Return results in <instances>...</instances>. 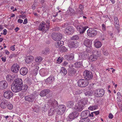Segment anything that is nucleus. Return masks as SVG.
<instances>
[{
	"mask_svg": "<svg viewBox=\"0 0 122 122\" xmlns=\"http://www.w3.org/2000/svg\"><path fill=\"white\" fill-rule=\"evenodd\" d=\"M57 17V18L59 19H61L62 17L61 16V13H59V14H58V15Z\"/></svg>",
	"mask_w": 122,
	"mask_h": 122,
	"instance_id": "obj_62",
	"label": "nucleus"
},
{
	"mask_svg": "<svg viewBox=\"0 0 122 122\" xmlns=\"http://www.w3.org/2000/svg\"><path fill=\"white\" fill-rule=\"evenodd\" d=\"M58 108L57 109L56 113L57 114H60L64 113L66 110V107L64 105H59L58 106Z\"/></svg>",
	"mask_w": 122,
	"mask_h": 122,
	"instance_id": "obj_7",
	"label": "nucleus"
},
{
	"mask_svg": "<svg viewBox=\"0 0 122 122\" xmlns=\"http://www.w3.org/2000/svg\"><path fill=\"white\" fill-rule=\"evenodd\" d=\"M87 35L89 36L92 37L95 36L97 33V31L96 30L89 28L87 30Z\"/></svg>",
	"mask_w": 122,
	"mask_h": 122,
	"instance_id": "obj_6",
	"label": "nucleus"
},
{
	"mask_svg": "<svg viewBox=\"0 0 122 122\" xmlns=\"http://www.w3.org/2000/svg\"><path fill=\"white\" fill-rule=\"evenodd\" d=\"M15 85H17L21 87L23 86V82L22 80L21 79L17 78L15 80H14V81L13 82V84Z\"/></svg>",
	"mask_w": 122,
	"mask_h": 122,
	"instance_id": "obj_18",
	"label": "nucleus"
},
{
	"mask_svg": "<svg viewBox=\"0 0 122 122\" xmlns=\"http://www.w3.org/2000/svg\"><path fill=\"white\" fill-rule=\"evenodd\" d=\"M63 65H64L65 66H67L68 65V63L66 61H65L63 63Z\"/></svg>",
	"mask_w": 122,
	"mask_h": 122,
	"instance_id": "obj_64",
	"label": "nucleus"
},
{
	"mask_svg": "<svg viewBox=\"0 0 122 122\" xmlns=\"http://www.w3.org/2000/svg\"><path fill=\"white\" fill-rule=\"evenodd\" d=\"M22 89L24 90H26L28 89V86L26 84H25L24 86H21Z\"/></svg>",
	"mask_w": 122,
	"mask_h": 122,
	"instance_id": "obj_51",
	"label": "nucleus"
},
{
	"mask_svg": "<svg viewBox=\"0 0 122 122\" xmlns=\"http://www.w3.org/2000/svg\"><path fill=\"white\" fill-rule=\"evenodd\" d=\"M74 105V103L73 101H68L66 103L67 106L70 108H72L73 107Z\"/></svg>",
	"mask_w": 122,
	"mask_h": 122,
	"instance_id": "obj_33",
	"label": "nucleus"
},
{
	"mask_svg": "<svg viewBox=\"0 0 122 122\" xmlns=\"http://www.w3.org/2000/svg\"><path fill=\"white\" fill-rule=\"evenodd\" d=\"M11 88L12 91L15 93L19 92L22 90L21 87L13 84L11 85Z\"/></svg>",
	"mask_w": 122,
	"mask_h": 122,
	"instance_id": "obj_12",
	"label": "nucleus"
},
{
	"mask_svg": "<svg viewBox=\"0 0 122 122\" xmlns=\"http://www.w3.org/2000/svg\"><path fill=\"white\" fill-rule=\"evenodd\" d=\"M3 92L4 97L6 99H9L13 96V93L10 90H4Z\"/></svg>",
	"mask_w": 122,
	"mask_h": 122,
	"instance_id": "obj_3",
	"label": "nucleus"
},
{
	"mask_svg": "<svg viewBox=\"0 0 122 122\" xmlns=\"http://www.w3.org/2000/svg\"><path fill=\"white\" fill-rule=\"evenodd\" d=\"M98 53V52L97 51L94 50V51H92V53L93 54L92 55L95 56H97V57H98L99 56Z\"/></svg>",
	"mask_w": 122,
	"mask_h": 122,
	"instance_id": "obj_48",
	"label": "nucleus"
},
{
	"mask_svg": "<svg viewBox=\"0 0 122 122\" xmlns=\"http://www.w3.org/2000/svg\"><path fill=\"white\" fill-rule=\"evenodd\" d=\"M79 38L78 35H75L71 38V39L72 40H78Z\"/></svg>",
	"mask_w": 122,
	"mask_h": 122,
	"instance_id": "obj_46",
	"label": "nucleus"
},
{
	"mask_svg": "<svg viewBox=\"0 0 122 122\" xmlns=\"http://www.w3.org/2000/svg\"><path fill=\"white\" fill-rule=\"evenodd\" d=\"M114 22L116 27L117 30H119V20L116 17L114 18Z\"/></svg>",
	"mask_w": 122,
	"mask_h": 122,
	"instance_id": "obj_24",
	"label": "nucleus"
},
{
	"mask_svg": "<svg viewBox=\"0 0 122 122\" xmlns=\"http://www.w3.org/2000/svg\"><path fill=\"white\" fill-rule=\"evenodd\" d=\"M15 78V76L14 75L11 76L10 75H8L6 77V79L7 81L11 82L14 80Z\"/></svg>",
	"mask_w": 122,
	"mask_h": 122,
	"instance_id": "obj_27",
	"label": "nucleus"
},
{
	"mask_svg": "<svg viewBox=\"0 0 122 122\" xmlns=\"http://www.w3.org/2000/svg\"><path fill=\"white\" fill-rule=\"evenodd\" d=\"M94 113H93V112H92L91 113V114H90L89 113V117H93L94 116Z\"/></svg>",
	"mask_w": 122,
	"mask_h": 122,
	"instance_id": "obj_63",
	"label": "nucleus"
},
{
	"mask_svg": "<svg viewBox=\"0 0 122 122\" xmlns=\"http://www.w3.org/2000/svg\"><path fill=\"white\" fill-rule=\"evenodd\" d=\"M17 56V55L15 53L12 54L11 55L9 56V58L11 59L13 57H16Z\"/></svg>",
	"mask_w": 122,
	"mask_h": 122,
	"instance_id": "obj_54",
	"label": "nucleus"
},
{
	"mask_svg": "<svg viewBox=\"0 0 122 122\" xmlns=\"http://www.w3.org/2000/svg\"><path fill=\"white\" fill-rule=\"evenodd\" d=\"M60 72L62 75L64 76L67 74V71L66 69L63 67H62L60 71Z\"/></svg>",
	"mask_w": 122,
	"mask_h": 122,
	"instance_id": "obj_34",
	"label": "nucleus"
},
{
	"mask_svg": "<svg viewBox=\"0 0 122 122\" xmlns=\"http://www.w3.org/2000/svg\"><path fill=\"white\" fill-rule=\"evenodd\" d=\"M82 27V28H81L80 30L79 31V32L80 34L84 33L86 31V30L87 28L88 27L87 26L85 27H83V26Z\"/></svg>",
	"mask_w": 122,
	"mask_h": 122,
	"instance_id": "obj_40",
	"label": "nucleus"
},
{
	"mask_svg": "<svg viewBox=\"0 0 122 122\" xmlns=\"http://www.w3.org/2000/svg\"><path fill=\"white\" fill-rule=\"evenodd\" d=\"M60 29L58 27H56L55 28H54L53 29V31H56L59 30Z\"/></svg>",
	"mask_w": 122,
	"mask_h": 122,
	"instance_id": "obj_58",
	"label": "nucleus"
},
{
	"mask_svg": "<svg viewBox=\"0 0 122 122\" xmlns=\"http://www.w3.org/2000/svg\"><path fill=\"white\" fill-rule=\"evenodd\" d=\"M102 29L103 30L106 31V25L104 24H103L102 25Z\"/></svg>",
	"mask_w": 122,
	"mask_h": 122,
	"instance_id": "obj_61",
	"label": "nucleus"
},
{
	"mask_svg": "<svg viewBox=\"0 0 122 122\" xmlns=\"http://www.w3.org/2000/svg\"><path fill=\"white\" fill-rule=\"evenodd\" d=\"M78 113L77 112H73L69 114V117L70 119H74L78 115Z\"/></svg>",
	"mask_w": 122,
	"mask_h": 122,
	"instance_id": "obj_22",
	"label": "nucleus"
},
{
	"mask_svg": "<svg viewBox=\"0 0 122 122\" xmlns=\"http://www.w3.org/2000/svg\"><path fill=\"white\" fill-rule=\"evenodd\" d=\"M49 73V71L46 69L42 68L39 71V74L42 76H47Z\"/></svg>",
	"mask_w": 122,
	"mask_h": 122,
	"instance_id": "obj_17",
	"label": "nucleus"
},
{
	"mask_svg": "<svg viewBox=\"0 0 122 122\" xmlns=\"http://www.w3.org/2000/svg\"><path fill=\"white\" fill-rule=\"evenodd\" d=\"M98 106L96 105L94 106H91L88 108V109L91 110H93L96 109L97 108Z\"/></svg>",
	"mask_w": 122,
	"mask_h": 122,
	"instance_id": "obj_42",
	"label": "nucleus"
},
{
	"mask_svg": "<svg viewBox=\"0 0 122 122\" xmlns=\"http://www.w3.org/2000/svg\"><path fill=\"white\" fill-rule=\"evenodd\" d=\"M98 58L97 56H96L93 55L90 56L89 58L90 61H96Z\"/></svg>",
	"mask_w": 122,
	"mask_h": 122,
	"instance_id": "obj_28",
	"label": "nucleus"
},
{
	"mask_svg": "<svg viewBox=\"0 0 122 122\" xmlns=\"http://www.w3.org/2000/svg\"><path fill=\"white\" fill-rule=\"evenodd\" d=\"M61 51L62 52H66L67 49L64 46H63L61 48Z\"/></svg>",
	"mask_w": 122,
	"mask_h": 122,
	"instance_id": "obj_49",
	"label": "nucleus"
},
{
	"mask_svg": "<svg viewBox=\"0 0 122 122\" xmlns=\"http://www.w3.org/2000/svg\"><path fill=\"white\" fill-rule=\"evenodd\" d=\"M73 25L76 27L77 30L79 31L80 30L81 28H82V27L83 26L82 25H80L78 23H77L76 24V22L73 23Z\"/></svg>",
	"mask_w": 122,
	"mask_h": 122,
	"instance_id": "obj_29",
	"label": "nucleus"
},
{
	"mask_svg": "<svg viewBox=\"0 0 122 122\" xmlns=\"http://www.w3.org/2000/svg\"><path fill=\"white\" fill-rule=\"evenodd\" d=\"M74 31L75 30L73 27L71 26H68L65 30L66 33L68 35L72 34L74 32Z\"/></svg>",
	"mask_w": 122,
	"mask_h": 122,
	"instance_id": "obj_13",
	"label": "nucleus"
},
{
	"mask_svg": "<svg viewBox=\"0 0 122 122\" xmlns=\"http://www.w3.org/2000/svg\"><path fill=\"white\" fill-rule=\"evenodd\" d=\"M81 103L84 105L86 104L88 102L87 99L86 98H83L81 99Z\"/></svg>",
	"mask_w": 122,
	"mask_h": 122,
	"instance_id": "obj_43",
	"label": "nucleus"
},
{
	"mask_svg": "<svg viewBox=\"0 0 122 122\" xmlns=\"http://www.w3.org/2000/svg\"><path fill=\"white\" fill-rule=\"evenodd\" d=\"M79 8L81 10V11H82V10L84 9V7L83 5H79Z\"/></svg>",
	"mask_w": 122,
	"mask_h": 122,
	"instance_id": "obj_60",
	"label": "nucleus"
},
{
	"mask_svg": "<svg viewBox=\"0 0 122 122\" xmlns=\"http://www.w3.org/2000/svg\"><path fill=\"white\" fill-rule=\"evenodd\" d=\"M25 82L27 84L30 85V84H31V81L30 80L28 79L25 80Z\"/></svg>",
	"mask_w": 122,
	"mask_h": 122,
	"instance_id": "obj_56",
	"label": "nucleus"
},
{
	"mask_svg": "<svg viewBox=\"0 0 122 122\" xmlns=\"http://www.w3.org/2000/svg\"><path fill=\"white\" fill-rule=\"evenodd\" d=\"M28 71V69L25 67L21 68L20 70V72L21 75H26Z\"/></svg>",
	"mask_w": 122,
	"mask_h": 122,
	"instance_id": "obj_21",
	"label": "nucleus"
},
{
	"mask_svg": "<svg viewBox=\"0 0 122 122\" xmlns=\"http://www.w3.org/2000/svg\"><path fill=\"white\" fill-rule=\"evenodd\" d=\"M83 105L80 103H78L77 105L75 106L74 109L76 111L80 112L83 110Z\"/></svg>",
	"mask_w": 122,
	"mask_h": 122,
	"instance_id": "obj_20",
	"label": "nucleus"
},
{
	"mask_svg": "<svg viewBox=\"0 0 122 122\" xmlns=\"http://www.w3.org/2000/svg\"><path fill=\"white\" fill-rule=\"evenodd\" d=\"M42 59V57L41 56H37L36 57L35 59L36 62L37 63L39 64L40 63Z\"/></svg>",
	"mask_w": 122,
	"mask_h": 122,
	"instance_id": "obj_32",
	"label": "nucleus"
},
{
	"mask_svg": "<svg viewBox=\"0 0 122 122\" xmlns=\"http://www.w3.org/2000/svg\"><path fill=\"white\" fill-rule=\"evenodd\" d=\"M58 105V104L56 101L51 99L48 100L47 104V105L48 107H51L49 111L48 115L49 116H52L56 112L57 109L55 108Z\"/></svg>",
	"mask_w": 122,
	"mask_h": 122,
	"instance_id": "obj_1",
	"label": "nucleus"
},
{
	"mask_svg": "<svg viewBox=\"0 0 122 122\" xmlns=\"http://www.w3.org/2000/svg\"><path fill=\"white\" fill-rule=\"evenodd\" d=\"M55 79V76L53 75H51L48 77L45 80V81L46 84H52L53 83Z\"/></svg>",
	"mask_w": 122,
	"mask_h": 122,
	"instance_id": "obj_11",
	"label": "nucleus"
},
{
	"mask_svg": "<svg viewBox=\"0 0 122 122\" xmlns=\"http://www.w3.org/2000/svg\"><path fill=\"white\" fill-rule=\"evenodd\" d=\"M39 69V67L38 66H35L34 69L33 73L34 74L36 75L38 73V70Z\"/></svg>",
	"mask_w": 122,
	"mask_h": 122,
	"instance_id": "obj_44",
	"label": "nucleus"
},
{
	"mask_svg": "<svg viewBox=\"0 0 122 122\" xmlns=\"http://www.w3.org/2000/svg\"><path fill=\"white\" fill-rule=\"evenodd\" d=\"M89 111L88 110H85L82 112L81 114L82 118H87L89 117Z\"/></svg>",
	"mask_w": 122,
	"mask_h": 122,
	"instance_id": "obj_19",
	"label": "nucleus"
},
{
	"mask_svg": "<svg viewBox=\"0 0 122 122\" xmlns=\"http://www.w3.org/2000/svg\"><path fill=\"white\" fill-rule=\"evenodd\" d=\"M82 65V63L81 62H77L75 63L74 66L75 67L78 68L81 67Z\"/></svg>",
	"mask_w": 122,
	"mask_h": 122,
	"instance_id": "obj_39",
	"label": "nucleus"
},
{
	"mask_svg": "<svg viewBox=\"0 0 122 122\" xmlns=\"http://www.w3.org/2000/svg\"><path fill=\"white\" fill-rule=\"evenodd\" d=\"M82 27V28H81L80 30L79 31V32L80 34L84 33L86 31V30L87 28L88 27L87 26L85 27H83V26Z\"/></svg>",
	"mask_w": 122,
	"mask_h": 122,
	"instance_id": "obj_41",
	"label": "nucleus"
},
{
	"mask_svg": "<svg viewBox=\"0 0 122 122\" xmlns=\"http://www.w3.org/2000/svg\"><path fill=\"white\" fill-rule=\"evenodd\" d=\"M57 33L53 32L51 35V38L55 41H57Z\"/></svg>",
	"mask_w": 122,
	"mask_h": 122,
	"instance_id": "obj_36",
	"label": "nucleus"
},
{
	"mask_svg": "<svg viewBox=\"0 0 122 122\" xmlns=\"http://www.w3.org/2000/svg\"><path fill=\"white\" fill-rule=\"evenodd\" d=\"M88 83L87 81L84 79H81L79 80L77 82L78 86L80 87H83L86 86Z\"/></svg>",
	"mask_w": 122,
	"mask_h": 122,
	"instance_id": "obj_5",
	"label": "nucleus"
},
{
	"mask_svg": "<svg viewBox=\"0 0 122 122\" xmlns=\"http://www.w3.org/2000/svg\"><path fill=\"white\" fill-rule=\"evenodd\" d=\"M88 53L86 51H83L81 52L79 56V58L81 60H85L88 57Z\"/></svg>",
	"mask_w": 122,
	"mask_h": 122,
	"instance_id": "obj_9",
	"label": "nucleus"
},
{
	"mask_svg": "<svg viewBox=\"0 0 122 122\" xmlns=\"http://www.w3.org/2000/svg\"><path fill=\"white\" fill-rule=\"evenodd\" d=\"M79 43L76 41H71L68 44V46L70 48H72L73 47L76 48L78 47Z\"/></svg>",
	"mask_w": 122,
	"mask_h": 122,
	"instance_id": "obj_16",
	"label": "nucleus"
},
{
	"mask_svg": "<svg viewBox=\"0 0 122 122\" xmlns=\"http://www.w3.org/2000/svg\"><path fill=\"white\" fill-rule=\"evenodd\" d=\"M64 42L60 40L56 43L55 46L56 47H59L62 46L63 45Z\"/></svg>",
	"mask_w": 122,
	"mask_h": 122,
	"instance_id": "obj_31",
	"label": "nucleus"
},
{
	"mask_svg": "<svg viewBox=\"0 0 122 122\" xmlns=\"http://www.w3.org/2000/svg\"><path fill=\"white\" fill-rule=\"evenodd\" d=\"M69 9H70L71 15L75 11L73 9L71 8H69Z\"/></svg>",
	"mask_w": 122,
	"mask_h": 122,
	"instance_id": "obj_59",
	"label": "nucleus"
},
{
	"mask_svg": "<svg viewBox=\"0 0 122 122\" xmlns=\"http://www.w3.org/2000/svg\"><path fill=\"white\" fill-rule=\"evenodd\" d=\"M96 92L94 93L95 95L97 97H102L104 93V90L102 89H98Z\"/></svg>",
	"mask_w": 122,
	"mask_h": 122,
	"instance_id": "obj_15",
	"label": "nucleus"
},
{
	"mask_svg": "<svg viewBox=\"0 0 122 122\" xmlns=\"http://www.w3.org/2000/svg\"><path fill=\"white\" fill-rule=\"evenodd\" d=\"M50 49L49 48H46L44 50L42 51L41 52L42 55H46L49 53Z\"/></svg>",
	"mask_w": 122,
	"mask_h": 122,
	"instance_id": "obj_35",
	"label": "nucleus"
},
{
	"mask_svg": "<svg viewBox=\"0 0 122 122\" xmlns=\"http://www.w3.org/2000/svg\"><path fill=\"white\" fill-rule=\"evenodd\" d=\"M19 69V66L17 63L14 64L11 68V71L15 73L18 72Z\"/></svg>",
	"mask_w": 122,
	"mask_h": 122,
	"instance_id": "obj_14",
	"label": "nucleus"
},
{
	"mask_svg": "<svg viewBox=\"0 0 122 122\" xmlns=\"http://www.w3.org/2000/svg\"><path fill=\"white\" fill-rule=\"evenodd\" d=\"M94 43V45L97 48H100L102 45V43L100 41H95Z\"/></svg>",
	"mask_w": 122,
	"mask_h": 122,
	"instance_id": "obj_30",
	"label": "nucleus"
},
{
	"mask_svg": "<svg viewBox=\"0 0 122 122\" xmlns=\"http://www.w3.org/2000/svg\"><path fill=\"white\" fill-rule=\"evenodd\" d=\"M8 86L7 82L5 80H2L0 81V89L4 90L7 88Z\"/></svg>",
	"mask_w": 122,
	"mask_h": 122,
	"instance_id": "obj_10",
	"label": "nucleus"
},
{
	"mask_svg": "<svg viewBox=\"0 0 122 122\" xmlns=\"http://www.w3.org/2000/svg\"><path fill=\"white\" fill-rule=\"evenodd\" d=\"M50 24V22L48 20L46 23L42 21L40 24L38 29L39 30L46 32L49 28Z\"/></svg>",
	"mask_w": 122,
	"mask_h": 122,
	"instance_id": "obj_2",
	"label": "nucleus"
},
{
	"mask_svg": "<svg viewBox=\"0 0 122 122\" xmlns=\"http://www.w3.org/2000/svg\"><path fill=\"white\" fill-rule=\"evenodd\" d=\"M57 41H60L62 37V35L60 33H57Z\"/></svg>",
	"mask_w": 122,
	"mask_h": 122,
	"instance_id": "obj_47",
	"label": "nucleus"
},
{
	"mask_svg": "<svg viewBox=\"0 0 122 122\" xmlns=\"http://www.w3.org/2000/svg\"><path fill=\"white\" fill-rule=\"evenodd\" d=\"M33 56H28L26 57L25 60V62L27 63H30L33 61Z\"/></svg>",
	"mask_w": 122,
	"mask_h": 122,
	"instance_id": "obj_25",
	"label": "nucleus"
},
{
	"mask_svg": "<svg viewBox=\"0 0 122 122\" xmlns=\"http://www.w3.org/2000/svg\"><path fill=\"white\" fill-rule=\"evenodd\" d=\"M86 118H82L79 121V122H88L86 120Z\"/></svg>",
	"mask_w": 122,
	"mask_h": 122,
	"instance_id": "obj_57",
	"label": "nucleus"
},
{
	"mask_svg": "<svg viewBox=\"0 0 122 122\" xmlns=\"http://www.w3.org/2000/svg\"><path fill=\"white\" fill-rule=\"evenodd\" d=\"M83 75L85 78L88 80H90L92 78V73L90 71L87 70L85 71L84 72Z\"/></svg>",
	"mask_w": 122,
	"mask_h": 122,
	"instance_id": "obj_4",
	"label": "nucleus"
},
{
	"mask_svg": "<svg viewBox=\"0 0 122 122\" xmlns=\"http://www.w3.org/2000/svg\"><path fill=\"white\" fill-rule=\"evenodd\" d=\"M84 45L87 47H90L92 45V42L90 41V40L87 39L85 40L84 42Z\"/></svg>",
	"mask_w": 122,
	"mask_h": 122,
	"instance_id": "obj_26",
	"label": "nucleus"
},
{
	"mask_svg": "<svg viewBox=\"0 0 122 122\" xmlns=\"http://www.w3.org/2000/svg\"><path fill=\"white\" fill-rule=\"evenodd\" d=\"M50 91V90L49 89L44 90L41 92L40 95L41 97H44L48 94Z\"/></svg>",
	"mask_w": 122,
	"mask_h": 122,
	"instance_id": "obj_23",
	"label": "nucleus"
},
{
	"mask_svg": "<svg viewBox=\"0 0 122 122\" xmlns=\"http://www.w3.org/2000/svg\"><path fill=\"white\" fill-rule=\"evenodd\" d=\"M7 103L5 102H3L0 104V106L2 109H5L6 108L7 106Z\"/></svg>",
	"mask_w": 122,
	"mask_h": 122,
	"instance_id": "obj_38",
	"label": "nucleus"
},
{
	"mask_svg": "<svg viewBox=\"0 0 122 122\" xmlns=\"http://www.w3.org/2000/svg\"><path fill=\"white\" fill-rule=\"evenodd\" d=\"M94 51L93 48H92L91 46L90 47H87V48L86 50V52H87L88 53H91L92 52V51Z\"/></svg>",
	"mask_w": 122,
	"mask_h": 122,
	"instance_id": "obj_45",
	"label": "nucleus"
},
{
	"mask_svg": "<svg viewBox=\"0 0 122 122\" xmlns=\"http://www.w3.org/2000/svg\"><path fill=\"white\" fill-rule=\"evenodd\" d=\"M7 108L9 110H11L13 108V106L11 104H10L7 105Z\"/></svg>",
	"mask_w": 122,
	"mask_h": 122,
	"instance_id": "obj_52",
	"label": "nucleus"
},
{
	"mask_svg": "<svg viewBox=\"0 0 122 122\" xmlns=\"http://www.w3.org/2000/svg\"><path fill=\"white\" fill-rule=\"evenodd\" d=\"M92 92H91V91H89L86 92L85 93V94L86 95H92Z\"/></svg>",
	"mask_w": 122,
	"mask_h": 122,
	"instance_id": "obj_55",
	"label": "nucleus"
},
{
	"mask_svg": "<svg viewBox=\"0 0 122 122\" xmlns=\"http://www.w3.org/2000/svg\"><path fill=\"white\" fill-rule=\"evenodd\" d=\"M36 98L35 95H30L25 96V99L26 101L29 102H33Z\"/></svg>",
	"mask_w": 122,
	"mask_h": 122,
	"instance_id": "obj_8",
	"label": "nucleus"
},
{
	"mask_svg": "<svg viewBox=\"0 0 122 122\" xmlns=\"http://www.w3.org/2000/svg\"><path fill=\"white\" fill-rule=\"evenodd\" d=\"M73 55L72 54H70L67 56V59L68 60H71L73 58Z\"/></svg>",
	"mask_w": 122,
	"mask_h": 122,
	"instance_id": "obj_50",
	"label": "nucleus"
},
{
	"mask_svg": "<svg viewBox=\"0 0 122 122\" xmlns=\"http://www.w3.org/2000/svg\"><path fill=\"white\" fill-rule=\"evenodd\" d=\"M62 61V59L60 57H59L56 60L57 63H60Z\"/></svg>",
	"mask_w": 122,
	"mask_h": 122,
	"instance_id": "obj_53",
	"label": "nucleus"
},
{
	"mask_svg": "<svg viewBox=\"0 0 122 122\" xmlns=\"http://www.w3.org/2000/svg\"><path fill=\"white\" fill-rule=\"evenodd\" d=\"M76 71L74 69H71L69 70V75L70 76H73L76 73Z\"/></svg>",
	"mask_w": 122,
	"mask_h": 122,
	"instance_id": "obj_37",
	"label": "nucleus"
}]
</instances>
